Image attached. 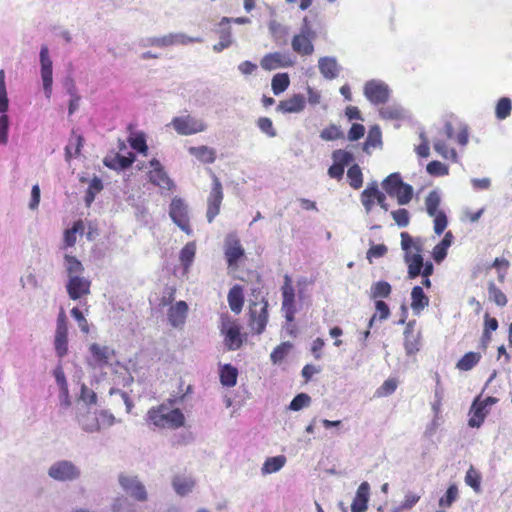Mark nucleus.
Here are the masks:
<instances>
[{"label":"nucleus","mask_w":512,"mask_h":512,"mask_svg":"<svg viewBox=\"0 0 512 512\" xmlns=\"http://www.w3.org/2000/svg\"><path fill=\"white\" fill-rule=\"evenodd\" d=\"M379 113L383 119L387 120H401L406 117V110L399 104H391L382 107Z\"/></svg>","instance_id":"obj_36"},{"label":"nucleus","mask_w":512,"mask_h":512,"mask_svg":"<svg viewBox=\"0 0 512 512\" xmlns=\"http://www.w3.org/2000/svg\"><path fill=\"white\" fill-rule=\"evenodd\" d=\"M129 143L134 150L146 154L148 147L143 134H136L131 136L129 138Z\"/></svg>","instance_id":"obj_60"},{"label":"nucleus","mask_w":512,"mask_h":512,"mask_svg":"<svg viewBox=\"0 0 512 512\" xmlns=\"http://www.w3.org/2000/svg\"><path fill=\"white\" fill-rule=\"evenodd\" d=\"M382 144V134L378 126H372L364 142L363 150L370 153L371 149L377 148Z\"/></svg>","instance_id":"obj_38"},{"label":"nucleus","mask_w":512,"mask_h":512,"mask_svg":"<svg viewBox=\"0 0 512 512\" xmlns=\"http://www.w3.org/2000/svg\"><path fill=\"white\" fill-rule=\"evenodd\" d=\"M268 302L261 299L260 302H253L249 307V325L257 334H261L268 321Z\"/></svg>","instance_id":"obj_16"},{"label":"nucleus","mask_w":512,"mask_h":512,"mask_svg":"<svg viewBox=\"0 0 512 512\" xmlns=\"http://www.w3.org/2000/svg\"><path fill=\"white\" fill-rule=\"evenodd\" d=\"M84 230V225H83V222L82 221H76L72 228L70 229H67L65 232H64V238H63V241H64V247H72L75 245L76 243V235L77 233L79 232H83Z\"/></svg>","instance_id":"obj_46"},{"label":"nucleus","mask_w":512,"mask_h":512,"mask_svg":"<svg viewBox=\"0 0 512 512\" xmlns=\"http://www.w3.org/2000/svg\"><path fill=\"white\" fill-rule=\"evenodd\" d=\"M118 481L122 489L135 500H147L146 488L137 476L121 474Z\"/></svg>","instance_id":"obj_19"},{"label":"nucleus","mask_w":512,"mask_h":512,"mask_svg":"<svg viewBox=\"0 0 512 512\" xmlns=\"http://www.w3.org/2000/svg\"><path fill=\"white\" fill-rule=\"evenodd\" d=\"M449 247H450V245L446 244V242L440 241V243H438L433 249V252H432L433 259L437 263L442 262L445 259V257L447 256V250Z\"/></svg>","instance_id":"obj_64"},{"label":"nucleus","mask_w":512,"mask_h":512,"mask_svg":"<svg viewBox=\"0 0 512 512\" xmlns=\"http://www.w3.org/2000/svg\"><path fill=\"white\" fill-rule=\"evenodd\" d=\"M230 23L231 19L228 17H223L219 22L217 33L219 35L220 41L213 46L214 52L219 53L232 45L233 38L231 27L229 25Z\"/></svg>","instance_id":"obj_24"},{"label":"nucleus","mask_w":512,"mask_h":512,"mask_svg":"<svg viewBox=\"0 0 512 512\" xmlns=\"http://www.w3.org/2000/svg\"><path fill=\"white\" fill-rule=\"evenodd\" d=\"M480 359V353L468 352L459 359L456 363V368L460 371H469L479 363Z\"/></svg>","instance_id":"obj_40"},{"label":"nucleus","mask_w":512,"mask_h":512,"mask_svg":"<svg viewBox=\"0 0 512 512\" xmlns=\"http://www.w3.org/2000/svg\"><path fill=\"white\" fill-rule=\"evenodd\" d=\"M414 321L409 322L404 331V347L407 355H413L420 349V333L414 332Z\"/></svg>","instance_id":"obj_30"},{"label":"nucleus","mask_w":512,"mask_h":512,"mask_svg":"<svg viewBox=\"0 0 512 512\" xmlns=\"http://www.w3.org/2000/svg\"><path fill=\"white\" fill-rule=\"evenodd\" d=\"M311 397L306 393L296 395L290 402L289 409L292 411H299L304 407L310 405Z\"/></svg>","instance_id":"obj_56"},{"label":"nucleus","mask_w":512,"mask_h":512,"mask_svg":"<svg viewBox=\"0 0 512 512\" xmlns=\"http://www.w3.org/2000/svg\"><path fill=\"white\" fill-rule=\"evenodd\" d=\"M364 95L372 104H383L389 99L390 89L385 82L373 79L365 83Z\"/></svg>","instance_id":"obj_17"},{"label":"nucleus","mask_w":512,"mask_h":512,"mask_svg":"<svg viewBox=\"0 0 512 512\" xmlns=\"http://www.w3.org/2000/svg\"><path fill=\"white\" fill-rule=\"evenodd\" d=\"M292 348L291 343L283 342L278 345L271 353L270 358L274 364L281 362L290 352Z\"/></svg>","instance_id":"obj_49"},{"label":"nucleus","mask_w":512,"mask_h":512,"mask_svg":"<svg viewBox=\"0 0 512 512\" xmlns=\"http://www.w3.org/2000/svg\"><path fill=\"white\" fill-rule=\"evenodd\" d=\"M397 388V381L394 379H387L384 383L377 389L376 396L377 397H386L395 392Z\"/></svg>","instance_id":"obj_59"},{"label":"nucleus","mask_w":512,"mask_h":512,"mask_svg":"<svg viewBox=\"0 0 512 512\" xmlns=\"http://www.w3.org/2000/svg\"><path fill=\"white\" fill-rule=\"evenodd\" d=\"M286 461L287 460L284 455L268 457L264 461V463L261 467V474L265 476V475L277 473L285 466Z\"/></svg>","instance_id":"obj_33"},{"label":"nucleus","mask_w":512,"mask_h":512,"mask_svg":"<svg viewBox=\"0 0 512 512\" xmlns=\"http://www.w3.org/2000/svg\"><path fill=\"white\" fill-rule=\"evenodd\" d=\"M174 130L180 135H193L207 129V124L199 118L191 115L174 117L170 123Z\"/></svg>","instance_id":"obj_14"},{"label":"nucleus","mask_w":512,"mask_h":512,"mask_svg":"<svg viewBox=\"0 0 512 512\" xmlns=\"http://www.w3.org/2000/svg\"><path fill=\"white\" fill-rule=\"evenodd\" d=\"M169 215L173 222L185 233L190 234L188 208L181 198L175 197L170 204Z\"/></svg>","instance_id":"obj_21"},{"label":"nucleus","mask_w":512,"mask_h":512,"mask_svg":"<svg viewBox=\"0 0 512 512\" xmlns=\"http://www.w3.org/2000/svg\"><path fill=\"white\" fill-rule=\"evenodd\" d=\"M257 127L261 130V132L270 138H273L277 135V132L273 126V122L268 117H260L257 120Z\"/></svg>","instance_id":"obj_57"},{"label":"nucleus","mask_w":512,"mask_h":512,"mask_svg":"<svg viewBox=\"0 0 512 512\" xmlns=\"http://www.w3.org/2000/svg\"><path fill=\"white\" fill-rule=\"evenodd\" d=\"M332 159L333 162L345 168L353 161V155L346 150L337 149L332 153Z\"/></svg>","instance_id":"obj_53"},{"label":"nucleus","mask_w":512,"mask_h":512,"mask_svg":"<svg viewBox=\"0 0 512 512\" xmlns=\"http://www.w3.org/2000/svg\"><path fill=\"white\" fill-rule=\"evenodd\" d=\"M440 202L441 197L436 190L431 191L425 199L426 211L430 217L434 218V232L437 235H441L448 224L446 214L439 210Z\"/></svg>","instance_id":"obj_9"},{"label":"nucleus","mask_w":512,"mask_h":512,"mask_svg":"<svg viewBox=\"0 0 512 512\" xmlns=\"http://www.w3.org/2000/svg\"><path fill=\"white\" fill-rule=\"evenodd\" d=\"M71 316L78 323L80 330L83 333L88 334L90 331L89 323H88L87 319L85 318V316L83 315V313L77 307H74L71 309Z\"/></svg>","instance_id":"obj_63"},{"label":"nucleus","mask_w":512,"mask_h":512,"mask_svg":"<svg viewBox=\"0 0 512 512\" xmlns=\"http://www.w3.org/2000/svg\"><path fill=\"white\" fill-rule=\"evenodd\" d=\"M200 37H190L184 33H170L162 37H148L141 41L143 47L155 46L165 48L173 45H188L191 43H201Z\"/></svg>","instance_id":"obj_8"},{"label":"nucleus","mask_w":512,"mask_h":512,"mask_svg":"<svg viewBox=\"0 0 512 512\" xmlns=\"http://www.w3.org/2000/svg\"><path fill=\"white\" fill-rule=\"evenodd\" d=\"M83 146V138L80 135L72 133L69 142L65 148V159L70 161L73 157H77L80 154Z\"/></svg>","instance_id":"obj_39"},{"label":"nucleus","mask_w":512,"mask_h":512,"mask_svg":"<svg viewBox=\"0 0 512 512\" xmlns=\"http://www.w3.org/2000/svg\"><path fill=\"white\" fill-rule=\"evenodd\" d=\"M376 184H373L371 187H367L361 193V202L365 208L366 214L371 213L374 202L376 201Z\"/></svg>","instance_id":"obj_47"},{"label":"nucleus","mask_w":512,"mask_h":512,"mask_svg":"<svg viewBox=\"0 0 512 512\" xmlns=\"http://www.w3.org/2000/svg\"><path fill=\"white\" fill-rule=\"evenodd\" d=\"M89 351L91 353L94 365L100 367L108 365L114 357V350L112 348L105 345L102 346L97 343L91 344Z\"/></svg>","instance_id":"obj_25"},{"label":"nucleus","mask_w":512,"mask_h":512,"mask_svg":"<svg viewBox=\"0 0 512 512\" xmlns=\"http://www.w3.org/2000/svg\"><path fill=\"white\" fill-rule=\"evenodd\" d=\"M228 303L230 306V309L235 312L236 314H239L242 310L243 303H244V297H243V290L239 285L233 286L228 293Z\"/></svg>","instance_id":"obj_35"},{"label":"nucleus","mask_w":512,"mask_h":512,"mask_svg":"<svg viewBox=\"0 0 512 512\" xmlns=\"http://www.w3.org/2000/svg\"><path fill=\"white\" fill-rule=\"evenodd\" d=\"M411 308L418 314L429 304V299L420 286H415L411 292Z\"/></svg>","instance_id":"obj_34"},{"label":"nucleus","mask_w":512,"mask_h":512,"mask_svg":"<svg viewBox=\"0 0 512 512\" xmlns=\"http://www.w3.org/2000/svg\"><path fill=\"white\" fill-rule=\"evenodd\" d=\"M102 189H103L102 181L97 177L93 178L87 188L85 198H84L85 204L88 207L95 200L96 194L99 193Z\"/></svg>","instance_id":"obj_48"},{"label":"nucleus","mask_w":512,"mask_h":512,"mask_svg":"<svg viewBox=\"0 0 512 512\" xmlns=\"http://www.w3.org/2000/svg\"><path fill=\"white\" fill-rule=\"evenodd\" d=\"M290 84V79L287 73H278L273 76L271 88L275 95L283 93Z\"/></svg>","instance_id":"obj_44"},{"label":"nucleus","mask_w":512,"mask_h":512,"mask_svg":"<svg viewBox=\"0 0 512 512\" xmlns=\"http://www.w3.org/2000/svg\"><path fill=\"white\" fill-rule=\"evenodd\" d=\"M54 349L59 358L68 353V319L63 308L60 309L56 320Z\"/></svg>","instance_id":"obj_13"},{"label":"nucleus","mask_w":512,"mask_h":512,"mask_svg":"<svg viewBox=\"0 0 512 512\" xmlns=\"http://www.w3.org/2000/svg\"><path fill=\"white\" fill-rule=\"evenodd\" d=\"M149 181L161 189V193L171 191L175 188L173 180L166 173L163 165L155 158L149 162Z\"/></svg>","instance_id":"obj_15"},{"label":"nucleus","mask_w":512,"mask_h":512,"mask_svg":"<svg viewBox=\"0 0 512 512\" xmlns=\"http://www.w3.org/2000/svg\"><path fill=\"white\" fill-rule=\"evenodd\" d=\"M221 333L224 336V346L229 351L238 350L246 340L241 333L240 325L229 317L221 318Z\"/></svg>","instance_id":"obj_7"},{"label":"nucleus","mask_w":512,"mask_h":512,"mask_svg":"<svg viewBox=\"0 0 512 512\" xmlns=\"http://www.w3.org/2000/svg\"><path fill=\"white\" fill-rule=\"evenodd\" d=\"M189 307L185 301H178L171 305L167 312V319L173 328H182L186 322Z\"/></svg>","instance_id":"obj_23"},{"label":"nucleus","mask_w":512,"mask_h":512,"mask_svg":"<svg viewBox=\"0 0 512 512\" xmlns=\"http://www.w3.org/2000/svg\"><path fill=\"white\" fill-rule=\"evenodd\" d=\"M292 65V61L288 56L280 53L274 52L265 55L261 60V67L264 70H275L281 67H288Z\"/></svg>","instance_id":"obj_27"},{"label":"nucleus","mask_w":512,"mask_h":512,"mask_svg":"<svg viewBox=\"0 0 512 512\" xmlns=\"http://www.w3.org/2000/svg\"><path fill=\"white\" fill-rule=\"evenodd\" d=\"M79 399L87 405H95L97 403L96 393L85 384L81 385Z\"/></svg>","instance_id":"obj_62"},{"label":"nucleus","mask_w":512,"mask_h":512,"mask_svg":"<svg viewBox=\"0 0 512 512\" xmlns=\"http://www.w3.org/2000/svg\"><path fill=\"white\" fill-rule=\"evenodd\" d=\"M77 421L85 432L94 433L100 430V422L96 412L86 411L77 416Z\"/></svg>","instance_id":"obj_31"},{"label":"nucleus","mask_w":512,"mask_h":512,"mask_svg":"<svg viewBox=\"0 0 512 512\" xmlns=\"http://www.w3.org/2000/svg\"><path fill=\"white\" fill-rule=\"evenodd\" d=\"M498 399L495 397H487L480 399L476 397L470 407L468 425L472 428H479L489 413V408L496 404Z\"/></svg>","instance_id":"obj_12"},{"label":"nucleus","mask_w":512,"mask_h":512,"mask_svg":"<svg viewBox=\"0 0 512 512\" xmlns=\"http://www.w3.org/2000/svg\"><path fill=\"white\" fill-rule=\"evenodd\" d=\"M512 111V101L508 97H502L498 100L495 107V116L498 120L508 118Z\"/></svg>","instance_id":"obj_45"},{"label":"nucleus","mask_w":512,"mask_h":512,"mask_svg":"<svg viewBox=\"0 0 512 512\" xmlns=\"http://www.w3.org/2000/svg\"><path fill=\"white\" fill-rule=\"evenodd\" d=\"M370 485L368 482H362L356 491V495L351 504V512H364L368 508Z\"/></svg>","instance_id":"obj_29"},{"label":"nucleus","mask_w":512,"mask_h":512,"mask_svg":"<svg viewBox=\"0 0 512 512\" xmlns=\"http://www.w3.org/2000/svg\"><path fill=\"white\" fill-rule=\"evenodd\" d=\"M306 100L302 94H293L288 99L282 100L277 105V111L287 113H300L305 109Z\"/></svg>","instance_id":"obj_26"},{"label":"nucleus","mask_w":512,"mask_h":512,"mask_svg":"<svg viewBox=\"0 0 512 512\" xmlns=\"http://www.w3.org/2000/svg\"><path fill=\"white\" fill-rule=\"evenodd\" d=\"M391 285L386 281H378L372 284L370 289V298L377 300L387 298L391 293Z\"/></svg>","instance_id":"obj_43"},{"label":"nucleus","mask_w":512,"mask_h":512,"mask_svg":"<svg viewBox=\"0 0 512 512\" xmlns=\"http://www.w3.org/2000/svg\"><path fill=\"white\" fill-rule=\"evenodd\" d=\"M318 68L321 75L327 80L335 79L341 70L336 58L329 56L321 57L318 60Z\"/></svg>","instance_id":"obj_28"},{"label":"nucleus","mask_w":512,"mask_h":512,"mask_svg":"<svg viewBox=\"0 0 512 512\" xmlns=\"http://www.w3.org/2000/svg\"><path fill=\"white\" fill-rule=\"evenodd\" d=\"M212 178L213 186L207 200L208 208L206 213V217L209 223H211L219 214L220 206L223 200L222 184L216 175L213 174Z\"/></svg>","instance_id":"obj_22"},{"label":"nucleus","mask_w":512,"mask_h":512,"mask_svg":"<svg viewBox=\"0 0 512 512\" xmlns=\"http://www.w3.org/2000/svg\"><path fill=\"white\" fill-rule=\"evenodd\" d=\"M465 483L468 486H470L475 492H479L481 484L480 473L473 467H470L465 475Z\"/></svg>","instance_id":"obj_50"},{"label":"nucleus","mask_w":512,"mask_h":512,"mask_svg":"<svg viewBox=\"0 0 512 512\" xmlns=\"http://www.w3.org/2000/svg\"><path fill=\"white\" fill-rule=\"evenodd\" d=\"M245 251L236 233H229L224 241V255L229 267L237 265L244 256Z\"/></svg>","instance_id":"obj_20"},{"label":"nucleus","mask_w":512,"mask_h":512,"mask_svg":"<svg viewBox=\"0 0 512 512\" xmlns=\"http://www.w3.org/2000/svg\"><path fill=\"white\" fill-rule=\"evenodd\" d=\"M426 170L430 175H433V176H445L449 172L447 165L443 164L440 161H436V160L431 161L427 165Z\"/></svg>","instance_id":"obj_58"},{"label":"nucleus","mask_w":512,"mask_h":512,"mask_svg":"<svg viewBox=\"0 0 512 512\" xmlns=\"http://www.w3.org/2000/svg\"><path fill=\"white\" fill-rule=\"evenodd\" d=\"M454 138V129L451 123L447 122L443 126V128L437 131L436 136L433 139V148L434 150L444 159L451 160L453 162H457L458 156L455 149H449L446 146L447 139Z\"/></svg>","instance_id":"obj_11"},{"label":"nucleus","mask_w":512,"mask_h":512,"mask_svg":"<svg viewBox=\"0 0 512 512\" xmlns=\"http://www.w3.org/2000/svg\"><path fill=\"white\" fill-rule=\"evenodd\" d=\"M175 400L168 401L152 407L146 414V422L154 429H178L185 424V416L183 412L174 407Z\"/></svg>","instance_id":"obj_3"},{"label":"nucleus","mask_w":512,"mask_h":512,"mask_svg":"<svg viewBox=\"0 0 512 512\" xmlns=\"http://www.w3.org/2000/svg\"><path fill=\"white\" fill-rule=\"evenodd\" d=\"M39 63L43 92L49 100L53 92V62L47 45H42L40 48Z\"/></svg>","instance_id":"obj_10"},{"label":"nucleus","mask_w":512,"mask_h":512,"mask_svg":"<svg viewBox=\"0 0 512 512\" xmlns=\"http://www.w3.org/2000/svg\"><path fill=\"white\" fill-rule=\"evenodd\" d=\"M282 292V311L285 314L287 321L291 322L294 319L296 313L295 308V289L293 287L292 278L288 275H284V283L281 287Z\"/></svg>","instance_id":"obj_18"},{"label":"nucleus","mask_w":512,"mask_h":512,"mask_svg":"<svg viewBox=\"0 0 512 512\" xmlns=\"http://www.w3.org/2000/svg\"><path fill=\"white\" fill-rule=\"evenodd\" d=\"M458 498V488L455 485L449 486L444 496L439 499V506L448 508Z\"/></svg>","instance_id":"obj_54"},{"label":"nucleus","mask_w":512,"mask_h":512,"mask_svg":"<svg viewBox=\"0 0 512 512\" xmlns=\"http://www.w3.org/2000/svg\"><path fill=\"white\" fill-rule=\"evenodd\" d=\"M189 153L204 163H213L216 159L214 149L207 146L190 147Z\"/></svg>","instance_id":"obj_41"},{"label":"nucleus","mask_w":512,"mask_h":512,"mask_svg":"<svg viewBox=\"0 0 512 512\" xmlns=\"http://www.w3.org/2000/svg\"><path fill=\"white\" fill-rule=\"evenodd\" d=\"M238 371L230 364H225L220 371V381L223 386L233 387L237 382Z\"/></svg>","instance_id":"obj_42"},{"label":"nucleus","mask_w":512,"mask_h":512,"mask_svg":"<svg viewBox=\"0 0 512 512\" xmlns=\"http://www.w3.org/2000/svg\"><path fill=\"white\" fill-rule=\"evenodd\" d=\"M47 475L57 482H74L81 477V469L73 461L61 459L49 466Z\"/></svg>","instance_id":"obj_5"},{"label":"nucleus","mask_w":512,"mask_h":512,"mask_svg":"<svg viewBox=\"0 0 512 512\" xmlns=\"http://www.w3.org/2000/svg\"><path fill=\"white\" fill-rule=\"evenodd\" d=\"M382 188L390 196L397 199L399 205L408 204L413 197V187L402 181L399 173H392L382 182Z\"/></svg>","instance_id":"obj_4"},{"label":"nucleus","mask_w":512,"mask_h":512,"mask_svg":"<svg viewBox=\"0 0 512 512\" xmlns=\"http://www.w3.org/2000/svg\"><path fill=\"white\" fill-rule=\"evenodd\" d=\"M175 492L180 496H186L192 492L195 480L190 476H175L172 480Z\"/></svg>","instance_id":"obj_32"},{"label":"nucleus","mask_w":512,"mask_h":512,"mask_svg":"<svg viewBox=\"0 0 512 512\" xmlns=\"http://www.w3.org/2000/svg\"><path fill=\"white\" fill-rule=\"evenodd\" d=\"M423 244L421 238H413L407 232L401 233V248L405 251L404 260L408 265V275L411 279L420 275L422 268L423 277H429L433 273V264L423 262L421 255Z\"/></svg>","instance_id":"obj_2"},{"label":"nucleus","mask_w":512,"mask_h":512,"mask_svg":"<svg viewBox=\"0 0 512 512\" xmlns=\"http://www.w3.org/2000/svg\"><path fill=\"white\" fill-rule=\"evenodd\" d=\"M343 136H344V134H343L342 130L340 129V127H338L334 124L324 128L320 133V137L324 141L337 140V139L343 138Z\"/></svg>","instance_id":"obj_51"},{"label":"nucleus","mask_w":512,"mask_h":512,"mask_svg":"<svg viewBox=\"0 0 512 512\" xmlns=\"http://www.w3.org/2000/svg\"><path fill=\"white\" fill-rule=\"evenodd\" d=\"M316 38V33L309 24L308 18L303 19L302 26L298 34H296L291 42L294 52L308 56L314 52L313 40Z\"/></svg>","instance_id":"obj_6"},{"label":"nucleus","mask_w":512,"mask_h":512,"mask_svg":"<svg viewBox=\"0 0 512 512\" xmlns=\"http://www.w3.org/2000/svg\"><path fill=\"white\" fill-rule=\"evenodd\" d=\"M63 268L67 278L65 288L69 298L76 301L87 297L90 294L91 281L83 275L85 268L81 261L65 253Z\"/></svg>","instance_id":"obj_1"},{"label":"nucleus","mask_w":512,"mask_h":512,"mask_svg":"<svg viewBox=\"0 0 512 512\" xmlns=\"http://www.w3.org/2000/svg\"><path fill=\"white\" fill-rule=\"evenodd\" d=\"M489 298L494 301L498 306H505L507 298L505 294L494 284L490 283L488 287Z\"/></svg>","instance_id":"obj_55"},{"label":"nucleus","mask_w":512,"mask_h":512,"mask_svg":"<svg viewBox=\"0 0 512 512\" xmlns=\"http://www.w3.org/2000/svg\"><path fill=\"white\" fill-rule=\"evenodd\" d=\"M196 254V244L195 242H188L180 251L179 260L181 265L184 268V271L187 272L195 258Z\"/></svg>","instance_id":"obj_37"},{"label":"nucleus","mask_w":512,"mask_h":512,"mask_svg":"<svg viewBox=\"0 0 512 512\" xmlns=\"http://www.w3.org/2000/svg\"><path fill=\"white\" fill-rule=\"evenodd\" d=\"M391 216L399 227H406L409 224V212L404 208L392 211Z\"/></svg>","instance_id":"obj_61"},{"label":"nucleus","mask_w":512,"mask_h":512,"mask_svg":"<svg viewBox=\"0 0 512 512\" xmlns=\"http://www.w3.org/2000/svg\"><path fill=\"white\" fill-rule=\"evenodd\" d=\"M347 177L350 180L351 187L354 189H359L362 186V172L358 165H353L348 169Z\"/></svg>","instance_id":"obj_52"}]
</instances>
